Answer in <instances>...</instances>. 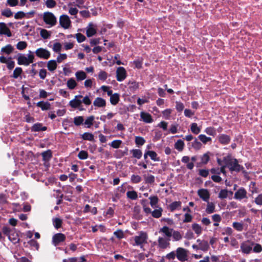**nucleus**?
Segmentation results:
<instances>
[{"instance_id":"1","label":"nucleus","mask_w":262,"mask_h":262,"mask_svg":"<svg viewBox=\"0 0 262 262\" xmlns=\"http://www.w3.org/2000/svg\"><path fill=\"white\" fill-rule=\"evenodd\" d=\"M224 163L226 164L227 168H229L230 172H239L244 169V167L238 164V160L232 157L230 155L223 157Z\"/></svg>"},{"instance_id":"2","label":"nucleus","mask_w":262,"mask_h":262,"mask_svg":"<svg viewBox=\"0 0 262 262\" xmlns=\"http://www.w3.org/2000/svg\"><path fill=\"white\" fill-rule=\"evenodd\" d=\"M148 235L146 232L141 231L138 235L135 236L134 239L135 243L133 244L134 246H139L141 249L144 250V244L147 243Z\"/></svg>"},{"instance_id":"3","label":"nucleus","mask_w":262,"mask_h":262,"mask_svg":"<svg viewBox=\"0 0 262 262\" xmlns=\"http://www.w3.org/2000/svg\"><path fill=\"white\" fill-rule=\"evenodd\" d=\"M44 22L51 27L54 26L57 23V19L54 14L50 12H45L43 15Z\"/></svg>"},{"instance_id":"4","label":"nucleus","mask_w":262,"mask_h":262,"mask_svg":"<svg viewBox=\"0 0 262 262\" xmlns=\"http://www.w3.org/2000/svg\"><path fill=\"white\" fill-rule=\"evenodd\" d=\"M187 250L183 248H178L176 250V256L182 262L187 260Z\"/></svg>"},{"instance_id":"5","label":"nucleus","mask_w":262,"mask_h":262,"mask_svg":"<svg viewBox=\"0 0 262 262\" xmlns=\"http://www.w3.org/2000/svg\"><path fill=\"white\" fill-rule=\"evenodd\" d=\"M66 238V237L64 234L58 233L53 236L52 243L54 246H56L59 245L61 242H64Z\"/></svg>"},{"instance_id":"6","label":"nucleus","mask_w":262,"mask_h":262,"mask_svg":"<svg viewBox=\"0 0 262 262\" xmlns=\"http://www.w3.org/2000/svg\"><path fill=\"white\" fill-rule=\"evenodd\" d=\"M35 53L38 57L45 59H48L51 55L50 52L47 49L42 48L37 49Z\"/></svg>"},{"instance_id":"7","label":"nucleus","mask_w":262,"mask_h":262,"mask_svg":"<svg viewBox=\"0 0 262 262\" xmlns=\"http://www.w3.org/2000/svg\"><path fill=\"white\" fill-rule=\"evenodd\" d=\"M71 21L69 17L66 14H63L59 18V24L64 29H68L71 25Z\"/></svg>"},{"instance_id":"8","label":"nucleus","mask_w":262,"mask_h":262,"mask_svg":"<svg viewBox=\"0 0 262 262\" xmlns=\"http://www.w3.org/2000/svg\"><path fill=\"white\" fill-rule=\"evenodd\" d=\"M126 77L125 69L122 67H119L116 71V78L117 81L121 82L123 81Z\"/></svg>"},{"instance_id":"9","label":"nucleus","mask_w":262,"mask_h":262,"mask_svg":"<svg viewBox=\"0 0 262 262\" xmlns=\"http://www.w3.org/2000/svg\"><path fill=\"white\" fill-rule=\"evenodd\" d=\"M83 96L81 95H76L74 98L69 102L70 106L74 108H78L81 104V98Z\"/></svg>"},{"instance_id":"10","label":"nucleus","mask_w":262,"mask_h":262,"mask_svg":"<svg viewBox=\"0 0 262 262\" xmlns=\"http://www.w3.org/2000/svg\"><path fill=\"white\" fill-rule=\"evenodd\" d=\"M253 245L254 243H252L250 244L248 242H243L241 245V249L243 253L249 254L252 251Z\"/></svg>"},{"instance_id":"11","label":"nucleus","mask_w":262,"mask_h":262,"mask_svg":"<svg viewBox=\"0 0 262 262\" xmlns=\"http://www.w3.org/2000/svg\"><path fill=\"white\" fill-rule=\"evenodd\" d=\"M234 198L236 200H241L247 198V191L243 187H241L234 194Z\"/></svg>"},{"instance_id":"12","label":"nucleus","mask_w":262,"mask_h":262,"mask_svg":"<svg viewBox=\"0 0 262 262\" xmlns=\"http://www.w3.org/2000/svg\"><path fill=\"white\" fill-rule=\"evenodd\" d=\"M198 194L204 201L208 202L210 198V194L207 189H200L198 191Z\"/></svg>"},{"instance_id":"13","label":"nucleus","mask_w":262,"mask_h":262,"mask_svg":"<svg viewBox=\"0 0 262 262\" xmlns=\"http://www.w3.org/2000/svg\"><path fill=\"white\" fill-rule=\"evenodd\" d=\"M217 138L219 142L223 145H227L231 141L230 137L224 134L219 135Z\"/></svg>"},{"instance_id":"14","label":"nucleus","mask_w":262,"mask_h":262,"mask_svg":"<svg viewBox=\"0 0 262 262\" xmlns=\"http://www.w3.org/2000/svg\"><path fill=\"white\" fill-rule=\"evenodd\" d=\"M47 129L46 126H43L41 123H36L33 125L31 128V132H38L40 131H45Z\"/></svg>"},{"instance_id":"15","label":"nucleus","mask_w":262,"mask_h":262,"mask_svg":"<svg viewBox=\"0 0 262 262\" xmlns=\"http://www.w3.org/2000/svg\"><path fill=\"white\" fill-rule=\"evenodd\" d=\"M41 155L42 157V161H44L45 163H48L52 158V151L50 149H48L42 152Z\"/></svg>"},{"instance_id":"16","label":"nucleus","mask_w":262,"mask_h":262,"mask_svg":"<svg viewBox=\"0 0 262 262\" xmlns=\"http://www.w3.org/2000/svg\"><path fill=\"white\" fill-rule=\"evenodd\" d=\"M140 117L143 121L145 123H150L153 121L151 115L148 113L141 112Z\"/></svg>"},{"instance_id":"17","label":"nucleus","mask_w":262,"mask_h":262,"mask_svg":"<svg viewBox=\"0 0 262 262\" xmlns=\"http://www.w3.org/2000/svg\"><path fill=\"white\" fill-rule=\"evenodd\" d=\"M169 241L170 239H165L163 237H159L158 240L159 247L162 249H166L170 244Z\"/></svg>"},{"instance_id":"18","label":"nucleus","mask_w":262,"mask_h":262,"mask_svg":"<svg viewBox=\"0 0 262 262\" xmlns=\"http://www.w3.org/2000/svg\"><path fill=\"white\" fill-rule=\"evenodd\" d=\"M36 105L42 111L49 110L51 108V104L48 101H39L36 103Z\"/></svg>"},{"instance_id":"19","label":"nucleus","mask_w":262,"mask_h":262,"mask_svg":"<svg viewBox=\"0 0 262 262\" xmlns=\"http://www.w3.org/2000/svg\"><path fill=\"white\" fill-rule=\"evenodd\" d=\"M96 34V30L93 27L92 23H90L86 28V34L88 37H92Z\"/></svg>"},{"instance_id":"20","label":"nucleus","mask_w":262,"mask_h":262,"mask_svg":"<svg viewBox=\"0 0 262 262\" xmlns=\"http://www.w3.org/2000/svg\"><path fill=\"white\" fill-rule=\"evenodd\" d=\"M17 58V63L19 65H25L29 66V62H28L27 57L24 54H18Z\"/></svg>"},{"instance_id":"21","label":"nucleus","mask_w":262,"mask_h":262,"mask_svg":"<svg viewBox=\"0 0 262 262\" xmlns=\"http://www.w3.org/2000/svg\"><path fill=\"white\" fill-rule=\"evenodd\" d=\"M8 237L14 244L18 243L20 240L18 233L15 230L12 231V233Z\"/></svg>"},{"instance_id":"22","label":"nucleus","mask_w":262,"mask_h":262,"mask_svg":"<svg viewBox=\"0 0 262 262\" xmlns=\"http://www.w3.org/2000/svg\"><path fill=\"white\" fill-rule=\"evenodd\" d=\"M93 104L94 106L99 107H104L106 105V101L101 97H97L93 102Z\"/></svg>"},{"instance_id":"23","label":"nucleus","mask_w":262,"mask_h":262,"mask_svg":"<svg viewBox=\"0 0 262 262\" xmlns=\"http://www.w3.org/2000/svg\"><path fill=\"white\" fill-rule=\"evenodd\" d=\"M13 47L11 45L8 44L5 47L2 48L1 52L6 54L9 55L13 52Z\"/></svg>"},{"instance_id":"24","label":"nucleus","mask_w":262,"mask_h":262,"mask_svg":"<svg viewBox=\"0 0 262 262\" xmlns=\"http://www.w3.org/2000/svg\"><path fill=\"white\" fill-rule=\"evenodd\" d=\"M130 152L132 154L133 158L140 159L142 156V152L139 149H133L130 150Z\"/></svg>"},{"instance_id":"25","label":"nucleus","mask_w":262,"mask_h":262,"mask_svg":"<svg viewBox=\"0 0 262 262\" xmlns=\"http://www.w3.org/2000/svg\"><path fill=\"white\" fill-rule=\"evenodd\" d=\"M173 230V229H169L167 226H164L160 230V232H163L166 236L170 237L172 236Z\"/></svg>"},{"instance_id":"26","label":"nucleus","mask_w":262,"mask_h":262,"mask_svg":"<svg viewBox=\"0 0 262 262\" xmlns=\"http://www.w3.org/2000/svg\"><path fill=\"white\" fill-rule=\"evenodd\" d=\"M120 100V95L118 93H115L113 96H111L110 97V102L113 105H116L119 101Z\"/></svg>"},{"instance_id":"27","label":"nucleus","mask_w":262,"mask_h":262,"mask_svg":"<svg viewBox=\"0 0 262 262\" xmlns=\"http://www.w3.org/2000/svg\"><path fill=\"white\" fill-rule=\"evenodd\" d=\"M56 62L55 60H50L48 61L47 68L50 71H54L57 68Z\"/></svg>"},{"instance_id":"28","label":"nucleus","mask_w":262,"mask_h":262,"mask_svg":"<svg viewBox=\"0 0 262 262\" xmlns=\"http://www.w3.org/2000/svg\"><path fill=\"white\" fill-rule=\"evenodd\" d=\"M215 211V205L213 203L209 202V201L207 202V207L206 209V212L208 214H211Z\"/></svg>"},{"instance_id":"29","label":"nucleus","mask_w":262,"mask_h":262,"mask_svg":"<svg viewBox=\"0 0 262 262\" xmlns=\"http://www.w3.org/2000/svg\"><path fill=\"white\" fill-rule=\"evenodd\" d=\"M73 122L76 126H79L84 123V118L83 116H76L73 119Z\"/></svg>"},{"instance_id":"30","label":"nucleus","mask_w":262,"mask_h":262,"mask_svg":"<svg viewBox=\"0 0 262 262\" xmlns=\"http://www.w3.org/2000/svg\"><path fill=\"white\" fill-rule=\"evenodd\" d=\"M192 229L198 235L201 234L202 232L201 226L197 223H194L192 225Z\"/></svg>"},{"instance_id":"31","label":"nucleus","mask_w":262,"mask_h":262,"mask_svg":"<svg viewBox=\"0 0 262 262\" xmlns=\"http://www.w3.org/2000/svg\"><path fill=\"white\" fill-rule=\"evenodd\" d=\"M126 196L127 198L132 200H136L138 198L137 193L135 190L128 191L126 192Z\"/></svg>"},{"instance_id":"32","label":"nucleus","mask_w":262,"mask_h":262,"mask_svg":"<svg viewBox=\"0 0 262 262\" xmlns=\"http://www.w3.org/2000/svg\"><path fill=\"white\" fill-rule=\"evenodd\" d=\"M54 227L56 229H59L62 226V221L59 218H53L52 219Z\"/></svg>"},{"instance_id":"33","label":"nucleus","mask_w":262,"mask_h":262,"mask_svg":"<svg viewBox=\"0 0 262 262\" xmlns=\"http://www.w3.org/2000/svg\"><path fill=\"white\" fill-rule=\"evenodd\" d=\"M81 138L84 140L92 141L94 140V136L92 133L85 132L81 135Z\"/></svg>"},{"instance_id":"34","label":"nucleus","mask_w":262,"mask_h":262,"mask_svg":"<svg viewBox=\"0 0 262 262\" xmlns=\"http://www.w3.org/2000/svg\"><path fill=\"white\" fill-rule=\"evenodd\" d=\"M191 131L194 134L198 135L201 132L200 127H198L196 123H192L190 125Z\"/></svg>"},{"instance_id":"35","label":"nucleus","mask_w":262,"mask_h":262,"mask_svg":"<svg viewBox=\"0 0 262 262\" xmlns=\"http://www.w3.org/2000/svg\"><path fill=\"white\" fill-rule=\"evenodd\" d=\"M150 200V204L152 208L156 207V205L158 203L159 199L157 195H151L149 198Z\"/></svg>"},{"instance_id":"36","label":"nucleus","mask_w":262,"mask_h":262,"mask_svg":"<svg viewBox=\"0 0 262 262\" xmlns=\"http://www.w3.org/2000/svg\"><path fill=\"white\" fill-rule=\"evenodd\" d=\"M135 143L138 147H140L144 144L145 140L143 137L137 136L135 137Z\"/></svg>"},{"instance_id":"37","label":"nucleus","mask_w":262,"mask_h":262,"mask_svg":"<svg viewBox=\"0 0 262 262\" xmlns=\"http://www.w3.org/2000/svg\"><path fill=\"white\" fill-rule=\"evenodd\" d=\"M163 209L161 207H159L157 209H155L151 212V215L155 218H159L161 216Z\"/></svg>"},{"instance_id":"38","label":"nucleus","mask_w":262,"mask_h":262,"mask_svg":"<svg viewBox=\"0 0 262 262\" xmlns=\"http://www.w3.org/2000/svg\"><path fill=\"white\" fill-rule=\"evenodd\" d=\"M94 116H91L88 117L84 122V124L86 125V127L90 128L93 124L94 120Z\"/></svg>"},{"instance_id":"39","label":"nucleus","mask_w":262,"mask_h":262,"mask_svg":"<svg viewBox=\"0 0 262 262\" xmlns=\"http://www.w3.org/2000/svg\"><path fill=\"white\" fill-rule=\"evenodd\" d=\"M75 76L77 80H83L86 78V75L84 72L83 71H79L77 72L75 74Z\"/></svg>"},{"instance_id":"40","label":"nucleus","mask_w":262,"mask_h":262,"mask_svg":"<svg viewBox=\"0 0 262 262\" xmlns=\"http://www.w3.org/2000/svg\"><path fill=\"white\" fill-rule=\"evenodd\" d=\"M40 35L43 39H48L51 36V33L50 31L45 29H40Z\"/></svg>"},{"instance_id":"41","label":"nucleus","mask_w":262,"mask_h":262,"mask_svg":"<svg viewBox=\"0 0 262 262\" xmlns=\"http://www.w3.org/2000/svg\"><path fill=\"white\" fill-rule=\"evenodd\" d=\"M184 143L182 140H178L174 144V147L179 151L183 150L184 148Z\"/></svg>"},{"instance_id":"42","label":"nucleus","mask_w":262,"mask_h":262,"mask_svg":"<svg viewBox=\"0 0 262 262\" xmlns=\"http://www.w3.org/2000/svg\"><path fill=\"white\" fill-rule=\"evenodd\" d=\"M181 205V202L180 201H174L172 203H171L169 205V209L171 211H173L175 210L177 208L180 207Z\"/></svg>"},{"instance_id":"43","label":"nucleus","mask_w":262,"mask_h":262,"mask_svg":"<svg viewBox=\"0 0 262 262\" xmlns=\"http://www.w3.org/2000/svg\"><path fill=\"white\" fill-rule=\"evenodd\" d=\"M209 248V245L207 241H203L199 244V249L203 251H207Z\"/></svg>"},{"instance_id":"44","label":"nucleus","mask_w":262,"mask_h":262,"mask_svg":"<svg viewBox=\"0 0 262 262\" xmlns=\"http://www.w3.org/2000/svg\"><path fill=\"white\" fill-rule=\"evenodd\" d=\"M204 132L208 135L214 137L216 135V132L215 129L213 127H207Z\"/></svg>"},{"instance_id":"45","label":"nucleus","mask_w":262,"mask_h":262,"mask_svg":"<svg viewBox=\"0 0 262 262\" xmlns=\"http://www.w3.org/2000/svg\"><path fill=\"white\" fill-rule=\"evenodd\" d=\"M148 156L150 158V159L154 161H159L160 158L158 157L157 154L152 150H148Z\"/></svg>"},{"instance_id":"46","label":"nucleus","mask_w":262,"mask_h":262,"mask_svg":"<svg viewBox=\"0 0 262 262\" xmlns=\"http://www.w3.org/2000/svg\"><path fill=\"white\" fill-rule=\"evenodd\" d=\"M173 241H180L182 238V235L180 232L178 231L173 230L172 233V236Z\"/></svg>"},{"instance_id":"47","label":"nucleus","mask_w":262,"mask_h":262,"mask_svg":"<svg viewBox=\"0 0 262 262\" xmlns=\"http://www.w3.org/2000/svg\"><path fill=\"white\" fill-rule=\"evenodd\" d=\"M210 154V152H207L204 154L201 157V163L203 164H206L210 160L209 155Z\"/></svg>"},{"instance_id":"48","label":"nucleus","mask_w":262,"mask_h":262,"mask_svg":"<svg viewBox=\"0 0 262 262\" xmlns=\"http://www.w3.org/2000/svg\"><path fill=\"white\" fill-rule=\"evenodd\" d=\"M199 140L203 143L206 144L207 142L211 141L210 137H207L205 135L201 134L198 136Z\"/></svg>"},{"instance_id":"49","label":"nucleus","mask_w":262,"mask_h":262,"mask_svg":"<svg viewBox=\"0 0 262 262\" xmlns=\"http://www.w3.org/2000/svg\"><path fill=\"white\" fill-rule=\"evenodd\" d=\"M23 73L22 68L20 67H17L13 71L12 77L15 79H17L20 75V74Z\"/></svg>"},{"instance_id":"50","label":"nucleus","mask_w":262,"mask_h":262,"mask_svg":"<svg viewBox=\"0 0 262 262\" xmlns=\"http://www.w3.org/2000/svg\"><path fill=\"white\" fill-rule=\"evenodd\" d=\"M76 85L77 83L75 80L72 78L69 79L67 81V86L70 90L74 89L76 87Z\"/></svg>"},{"instance_id":"51","label":"nucleus","mask_w":262,"mask_h":262,"mask_svg":"<svg viewBox=\"0 0 262 262\" xmlns=\"http://www.w3.org/2000/svg\"><path fill=\"white\" fill-rule=\"evenodd\" d=\"M14 231V229H11L7 226H4L2 228L3 233L8 237L12 233V231Z\"/></svg>"},{"instance_id":"52","label":"nucleus","mask_w":262,"mask_h":262,"mask_svg":"<svg viewBox=\"0 0 262 262\" xmlns=\"http://www.w3.org/2000/svg\"><path fill=\"white\" fill-rule=\"evenodd\" d=\"M228 191L227 189H221L219 193L218 197L221 199H224L227 198Z\"/></svg>"},{"instance_id":"53","label":"nucleus","mask_w":262,"mask_h":262,"mask_svg":"<svg viewBox=\"0 0 262 262\" xmlns=\"http://www.w3.org/2000/svg\"><path fill=\"white\" fill-rule=\"evenodd\" d=\"M233 227L238 231H242L244 229L243 224L239 222H234Z\"/></svg>"},{"instance_id":"54","label":"nucleus","mask_w":262,"mask_h":262,"mask_svg":"<svg viewBox=\"0 0 262 262\" xmlns=\"http://www.w3.org/2000/svg\"><path fill=\"white\" fill-rule=\"evenodd\" d=\"M2 15L6 17H10L12 16L13 13L10 8H6L2 11Z\"/></svg>"},{"instance_id":"55","label":"nucleus","mask_w":262,"mask_h":262,"mask_svg":"<svg viewBox=\"0 0 262 262\" xmlns=\"http://www.w3.org/2000/svg\"><path fill=\"white\" fill-rule=\"evenodd\" d=\"M129 89L131 91H135L139 88V83L136 81H133L129 82Z\"/></svg>"},{"instance_id":"56","label":"nucleus","mask_w":262,"mask_h":262,"mask_svg":"<svg viewBox=\"0 0 262 262\" xmlns=\"http://www.w3.org/2000/svg\"><path fill=\"white\" fill-rule=\"evenodd\" d=\"M27 43L25 41H19L16 45V48L19 50H23L26 48Z\"/></svg>"},{"instance_id":"57","label":"nucleus","mask_w":262,"mask_h":262,"mask_svg":"<svg viewBox=\"0 0 262 262\" xmlns=\"http://www.w3.org/2000/svg\"><path fill=\"white\" fill-rule=\"evenodd\" d=\"M133 63L135 65L136 68L141 69L142 68L143 59L141 58L136 59L133 61Z\"/></svg>"},{"instance_id":"58","label":"nucleus","mask_w":262,"mask_h":262,"mask_svg":"<svg viewBox=\"0 0 262 262\" xmlns=\"http://www.w3.org/2000/svg\"><path fill=\"white\" fill-rule=\"evenodd\" d=\"M193 148L196 150L200 149L202 147V144L199 142L196 138L191 143Z\"/></svg>"},{"instance_id":"59","label":"nucleus","mask_w":262,"mask_h":262,"mask_svg":"<svg viewBox=\"0 0 262 262\" xmlns=\"http://www.w3.org/2000/svg\"><path fill=\"white\" fill-rule=\"evenodd\" d=\"M78 157L80 160H85L88 157V153L85 150H81L78 154Z\"/></svg>"},{"instance_id":"60","label":"nucleus","mask_w":262,"mask_h":262,"mask_svg":"<svg viewBox=\"0 0 262 262\" xmlns=\"http://www.w3.org/2000/svg\"><path fill=\"white\" fill-rule=\"evenodd\" d=\"M6 64L7 68L10 70H12L15 66V62L12 60V58L11 57L8 58V60L7 61V62H6Z\"/></svg>"},{"instance_id":"61","label":"nucleus","mask_w":262,"mask_h":262,"mask_svg":"<svg viewBox=\"0 0 262 262\" xmlns=\"http://www.w3.org/2000/svg\"><path fill=\"white\" fill-rule=\"evenodd\" d=\"M107 77V74L105 71H101L98 74L99 79L100 80L104 81Z\"/></svg>"},{"instance_id":"62","label":"nucleus","mask_w":262,"mask_h":262,"mask_svg":"<svg viewBox=\"0 0 262 262\" xmlns=\"http://www.w3.org/2000/svg\"><path fill=\"white\" fill-rule=\"evenodd\" d=\"M121 143H122L121 140H115L112 142L110 145L114 148H118L120 147Z\"/></svg>"},{"instance_id":"63","label":"nucleus","mask_w":262,"mask_h":262,"mask_svg":"<svg viewBox=\"0 0 262 262\" xmlns=\"http://www.w3.org/2000/svg\"><path fill=\"white\" fill-rule=\"evenodd\" d=\"M75 36L76 37L78 42L79 43H81L86 39V37H85V36L80 33L76 34Z\"/></svg>"},{"instance_id":"64","label":"nucleus","mask_w":262,"mask_h":262,"mask_svg":"<svg viewBox=\"0 0 262 262\" xmlns=\"http://www.w3.org/2000/svg\"><path fill=\"white\" fill-rule=\"evenodd\" d=\"M114 234L118 239H121L124 237V234L123 231L121 229H118L114 232Z\"/></svg>"}]
</instances>
